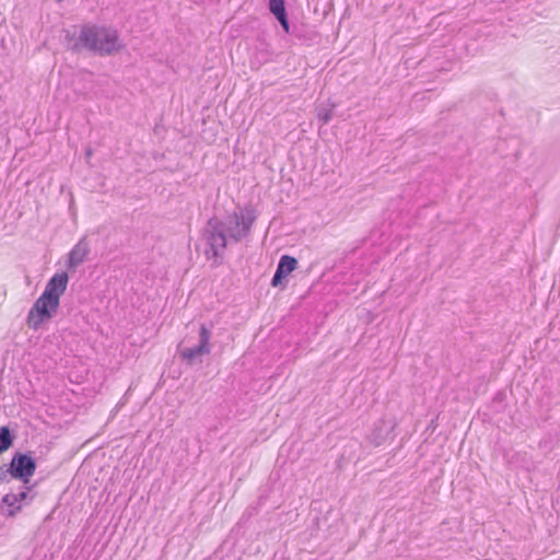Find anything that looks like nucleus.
<instances>
[{"instance_id":"nucleus-10","label":"nucleus","mask_w":560,"mask_h":560,"mask_svg":"<svg viewBox=\"0 0 560 560\" xmlns=\"http://www.w3.org/2000/svg\"><path fill=\"white\" fill-rule=\"evenodd\" d=\"M28 490H30L28 488H24V489L20 490L19 492H10L3 497V499H2L3 503H5L10 508H13L8 511L9 516H13L15 514V512L21 509L20 503L27 499Z\"/></svg>"},{"instance_id":"nucleus-1","label":"nucleus","mask_w":560,"mask_h":560,"mask_svg":"<svg viewBox=\"0 0 560 560\" xmlns=\"http://www.w3.org/2000/svg\"><path fill=\"white\" fill-rule=\"evenodd\" d=\"M255 220L256 215L252 208H244L224 219L211 218L202 233L207 259L212 260L214 265L220 264L228 240L238 243L248 236Z\"/></svg>"},{"instance_id":"nucleus-6","label":"nucleus","mask_w":560,"mask_h":560,"mask_svg":"<svg viewBox=\"0 0 560 560\" xmlns=\"http://www.w3.org/2000/svg\"><path fill=\"white\" fill-rule=\"evenodd\" d=\"M395 425L396 423L393 419H380L374 423L371 433L368 436L369 441L376 446L383 444L390 436Z\"/></svg>"},{"instance_id":"nucleus-12","label":"nucleus","mask_w":560,"mask_h":560,"mask_svg":"<svg viewBox=\"0 0 560 560\" xmlns=\"http://www.w3.org/2000/svg\"><path fill=\"white\" fill-rule=\"evenodd\" d=\"M335 105H328V106H319L317 108V118L319 121H322L323 125H326L330 121L332 118V112H334Z\"/></svg>"},{"instance_id":"nucleus-4","label":"nucleus","mask_w":560,"mask_h":560,"mask_svg":"<svg viewBox=\"0 0 560 560\" xmlns=\"http://www.w3.org/2000/svg\"><path fill=\"white\" fill-rule=\"evenodd\" d=\"M210 338V329H208L205 325H201L199 330V343L194 347L184 348L180 351V355L188 362L192 363L200 357L209 354L211 351Z\"/></svg>"},{"instance_id":"nucleus-7","label":"nucleus","mask_w":560,"mask_h":560,"mask_svg":"<svg viewBox=\"0 0 560 560\" xmlns=\"http://www.w3.org/2000/svg\"><path fill=\"white\" fill-rule=\"evenodd\" d=\"M69 277L67 272L55 273L47 282L45 290L42 294L45 298L55 299L56 302L60 303V296L65 293Z\"/></svg>"},{"instance_id":"nucleus-2","label":"nucleus","mask_w":560,"mask_h":560,"mask_svg":"<svg viewBox=\"0 0 560 560\" xmlns=\"http://www.w3.org/2000/svg\"><path fill=\"white\" fill-rule=\"evenodd\" d=\"M66 46L72 50L85 48L100 55H110L119 50L122 45L116 30L85 25L78 36L67 32Z\"/></svg>"},{"instance_id":"nucleus-3","label":"nucleus","mask_w":560,"mask_h":560,"mask_svg":"<svg viewBox=\"0 0 560 560\" xmlns=\"http://www.w3.org/2000/svg\"><path fill=\"white\" fill-rule=\"evenodd\" d=\"M59 307L55 299L45 298L42 294L31 307L27 314V325L32 329H38L46 320L50 319Z\"/></svg>"},{"instance_id":"nucleus-13","label":"nucleus","mask_w":560,"mask_h":560,"mask_svg":"<svg viewBox=\"0 0 560 560\" xmlns=\"http://www.w3.org/2000/svg\"><path fill=\"white\" fill-rule=\"evenodd\" d=\"M12 443L10 431L7 428H0V453L8 450Z\"/></svg>"},{"instance_id":"nucleus-5","label":"nucleus","mask_w":560,"mask_h":560,"mask_svg":"<svg viewBox=\"0 0 560 560\" xmlns=\"http://www.w3.org/2000/svg\"><path fill=\"white\" fill-rule=\"evenodd\" d=\"M36 469L35 460L26 454H16L11 462V475L14 478L23 479L28 482V479L34 475Z\"/></svg>"},{"instance_id":"nucleus-8","label":"nucleus","mask_w":560,"mask_h":560,"mask_svg":"<svg viewBox=\"0 0 560 560\" xmlns=\"http://www.w3.org/2000/svg\"><path fill=\"white\" fill-rule=\"evenodd\" d=\"M90 253V245L85 237H82L68 254L67 266L69 269H75L80 266Z\"/></svg>"},{"instance_id":"nucleus-11","label":"nucleus","mask_w":560,"mask_h":560,"mask_svg":"<svg viewBox=\"0 0 560 560\" xmlns=\"http://www.w3.org/2000/svg\"><path fill=\"white\" fill-rule=\"evenodd\" d=\"M269 10L281 24L285 33L290 32V25L285 12L284 0H269Z\"/></svg>"},{"instance_id":"nucleus-9","label":"nucleus","mask_w":560,"mask_h":560,"mask_svg":"<svg viewBox=\"0 0 560 560\" xmlns=\"http://www.w3.org/2000/svg\"><path fill=\"white\" fill-rule=\"evenodd\" d=\"M298 267V260L289 255H283L277 266V270L272 277L271 284L279 285L288 275H290Z\"/></svg>"}]
</instances>
